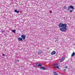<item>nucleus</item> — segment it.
Returning <instances> with one entry per match:
<instances>
[{"label":"nucleus","instance_id":"obj_1","mask_svg":"<svg viewBox=\"0 0 75 75\" xmlns=\"http://www.w3.org/2000/svg\"><path fill=\"white\" fill-rule=\"evenodd\" d=\"M59 27L61 28L60 29V30L63 32H65L67 30V26L65 24L60 23L59 25Z\"/></svg>","mask_w":75,"mask_h":75},{"label":"nucleus","instance_id":"obj_2","mask_svg":"<svg viewBox=\"0 0 75 75\" xmlns=\"http://www.w3.org/2000/svg\"><path fill=\"white\" fill-rule=\"evenodd\" d=\"M40 69H42V70H47V68H45V67H40Z\"/></svg>","mask_w":75,"mask_h":75},{"label":"nucleus","instance_id":"obj_3","mask_svg":"<svg viewBox=\"0 0 75 75\" xmlns=\"http://www.w3.org/2000/svg\"><path fill=\"white\" fill-rule=\"evenodd\" d=\"M56 54V52L55 51H53L51 53V55H55Z\"/></svg>","mask_w":75,"mask_h":75},{"label":"nucleus","instance_id":"obj_4","mask_svg":"<svg viewBox=\"0 0 75 75\" xmlns=\"http://www.w3.org/2000/svg\"><path fill=\"white\" fill-rule=\"evenodd\" d=\"M21 37L23 38V40H25V36L24 35H22L21 36Z\"/></svg>","mask_w":75,"mask_h":75},{"label":"nucleus","instance_id":"obj_5","mask_svg":"<svg viewBox=\"0 0 75 75\" xmlns=\"http://www.w3.org/2000/svg\"><path fill=\"white\" fill-rule=\"evenodd\" d=\"M69 8H72L73 9H74V6H73L71 5L69 7Z\"/></svg>","mask_w":75,"mask_h":75},{"label":"nucleus","instance_id":"obj_6","mask_svg":"<svg viewBox=\"0 0 75 75\" xmlns=\"http://www.w3.org/2000/svg\"><path fill=\"white\" fill-rule=\"evenodd\" d=\"M36 66H37V67H41L42 65H41V64H40L39 63H37L36 64Z\"/></svg>","mask_w":75,"mask_h":75},{"label":"nucleus","instance_id":"obj_7","mask_svg":"<svg viewBox=\"0 0 75 75\" xmlns=\"http://www.w3.org/2000/svg\"><path fill=\"white\" fill-rule=\"evenodd\" d=\"M64 59H65V58L64 57H63L60 59V62H62Z\"/></svg>","mask_w":75,"mask_h":75},{"label":"nucleus","instance_id":"obj_8","mask_svg":"<svg viewBox=\"0 0 75 75\" xmlns=\"http://www.w3.org/2000/svg\"><path fill=\"white\" fill-rule=\"evenodd\" d=\"M18 41H22L23 40V38H19L18 39Z\"/></svg>","mask_w":75,"mask_h":75},{"label":"nucleus","instance_id":"obj_9","mask_svg":"<svg viewBox=\"0 0 75 75\" xmlns=\"http://www.w3.org/2000/svg\"><path fill=\"white\" fill-rule=\"evenodd\" d=\"M58 65H59V64H54L53 65V66H58Z\"/></svg>","mask_w":75,"mask_h":75},{"label":"nucleus","instance_id":"obj_10","mask_svg":"<svg viewBox=\"0 0 75 75\" xmlns=\"http://www.w3.org/2000/svg\"><path fill=\"white\" fill-rule=\"evenodd\" d=\"M42 51H39L38 52V54H42Z\"/></svg>","mask_w":75,"mask_h":75},{"label":"nucleus","instance_id":"obj_11","mask_svg":"<svg viewBox=\"0 0 75 75\" xmlns=\"http://www.w3.org/2000/svg\"><path fill=\"white\" fill-rule=\"evenodd\" d=\"M75 52H73V53L71 54V57H73V56H74V55H75Z\"/></svg>","mask_w":75,"mask_h":75},{"label":"nucleus","instance_id":"obj_12","mask_svg":"<svg viewBox=\"0 0 75 75\" xmlns=\"http://www.w3.org/2000/svg\"><path fill=\"white\" fill-rule=\"evenodd\" d=\"M14 12L17 13H19V12H20V11H17L16 10H15Z\"/></svg>","mask_w":75,"mask_h":75},{"label":"nucleus","instance_id":"obj_13","mask_svg":"<svg viewBox=\"0 0 75 75\" xmlns=\"http://www.w3.org/2000/svg\"><path fill=\"white\" fill-rule=\"evenodd\" d=\"M54 68H58L59 69H60V68L58 66H56L55 67H54Z\"/></svg>","mask_w":75,"mask_h":75},{"label":"nucleus","instance_id":"obj_14","mask_svg":"<svg viewBox=\"0 0 75 75\" xmlns=\"http://www.w3.org/2000/svg\"><path fill=\"white\" fill-rule=\"evenodd\" d=\"M16 30H12V31L13 32V33H16Z\"/></svg>","mask_w":75,"mask_h":75},{"label":"nucleus","instance_id":"obj_15","mask_svg":"<svg viewBox=\"0 0 75 75\" xmlns=\"http://www.w3.org/2000/svg\"><path fill=\"white\" fill-rule=\"evenodd\" d=\"M54 75H58V74L56 73V72H54Z\"/></svg>","mask_w":75,"mask_h":75},{"label":"nucleus","instance_id":"obj_16","mask_svg":"<svg viewBox=\"0 0 75 75\" xmlns=\"http://www.w3.org/2000/svg\"><path fill=\"white\" fill-rule=\"evenodd\" d=\"M74 10V9H72V10H69V11L70 13H72V11Z\"/></svg>","mask_w":75,"mask_h":75},{"label":"nucleus","instance_id":"obj_17","mask_svg":"<svg viewBox=\"0 0 75 75\" xmlns=\"http://www.w3.org/2000/svg\"><path fill=\"white\" fill-rule=\"evenodd\" d=\"M64 9H67V7L66 6H64Z\"/></svg>","mask_w":75,"mask_h":75},{"label":"nucleus","instance_id":"obj_18","mask_svg":"<svg viewBox=\"0 0 75 75\" xmlns=\"http://www.w3.org/2000/svg\"><path fill=\"white\" fill-rule=\"evenodd\" d=\"M50 13H52V11H50Z\"/></svg>","mask_w":75,"mask_h":75},{"label":"nucleus","instance_id":"obj_19","mask_svg":"<svg viewBox=\"0 0 75 75\" xmlns=\"http://www.w3.org/2000/svg\"><path fill=\"white\" fill-rule=\"evenodd\" d=\"M3 56H5V55H6L4 54H3Z\"/></svg>","mask_w":75,"mask_h":75},{"label":"nucleus","instance_id":"obj_20","mask_svg":"<svg viewBox=\"0 0 75 75\" xmlns=\"http://www.w3.org/2000/svg\"><path fill=\"white\" fill-rule=\"evenodd\" d=\"M17 62H19V60H17Z\"/></svg>","mask_w":75,"mask_h":75},{"label":"nucleus","instance_id":"obj_21","mask_svg":"<svg viewBox=\"0 0 75 75\" xmlns=\"http://www.w3.org/2000/svg\"><path fill=\"white\" fill-rule=\"evenodd\" d=\"M64 71H66V69H64Z\"/></svg>","mask_w":75,"mask_h":75},{"label":"nucleus","instance_id":"obj_22","mask_svg":"<svg viewBox=\"0 0 75 75\" xmlns=\"http://www.w3.org/2000/svg\"><path fill=\"white\" fill-rule=\"evenodd\" d=\"M67 68V67H65V68Z\"/></svg>","mask_w":75,"mask_h":75},{"label":"nucleus","instance_id":"obj_23","mask_svg":"<svg viewBox=\"0 0 75 75\" xmlns=\"http://www.w3.org/2000/svg\"><path fill=\"white\" fill-rule=\"evenodd\" d=\"M69 8H68V11H69Z\"/></svg>","mask_w":75,"mask_h":75}]
</instances>
